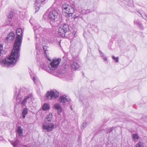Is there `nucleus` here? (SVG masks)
Here are the masks:
<instances>
[{"label": "nucleus", "instance_id": "72a5a7b5", "mask_svg": "<svg viewBox=\"0 0 147 147\" xmlns=\"http://www.w3.org/2000/svg\"><path fill=\"white\" fill-rule=\"evenodd\" d=\"M40 27H41L39 25H36V26H34V32H35V29H36V30L37 29H38V28H40Z\"/></svg>", "mask_w": 147, "mask_h": 147}, {"label": "nucleus", "instance_id": "7ed1b4c3", "mask_svg": "<svg viewBox=\"0 0 147 147\" xmlns=\"http://www.w3.org/2000/svg\"><path fill=\"white\" fill-rule=\"evenodd\" d=\"M61 61V59L60 58L53 59L47 68L48 71L49 72V70L53 71L56 69L58 66Z\"/></svg>", "mask_w": 147, "mask_h": 147}, {"label": "nucleus", "instance_id": "ddd939ff", "mask_svg": "<svg viewBox=\"0 0 147 147\" xmlns=\"http://www.w3.org/2000/svg\"><path fill=\"white\" fill-rule=\"evenodd\" d=\"M31 98V95H28L26 97H24V98L23 100L20 102L21 105L23 106L25 105L26 103L29 102Z\"/></svg>", "mask_w": 147, "mask_h": 147}, {"label": "nucleus", "instance_id": "dca6fc26", "mask_svg": "<svg viewBox=\"0 0 147 147\" xmlns=\"http://www.w3.org/2000/svg\"><path fill=\"white\" fill-rule=\"evenodd\" d=\"M54 108L57 111L58 113L62 112V108L60 105L58 103H56L53 106Z\"/></svg>", "mask_w": 147, "mask_h": 147}, {"label": "nucleus", "instance_id": "473e14b6", "mask_svg": "<svg viewBox=\"0 0 147 147\" xmlns=\"http://www.w3.org/2000/svg\"><path fill=\"white\" fill-rule=\"evenodd\" d=\"M47 47L46 46H43V49L44 50V53L46 55H47V53H46V51H47Z\"/></svg>", "mask_w": 147, "mask_h": 147}, {"label": "nucleus", "instance_id": "bb28decb", "mask_svg": "<svg viewBox=\"0 0 147 147\" xmlns=\"http://www.w3.org/2000/svg\"><path fill=\"white\" fill-rule=\"evenodd\" d=\"M128 5L131 7H134L133 1L132 0H129L128 2H127Z\"/></svg>", "mask_w": 147, "mask_h": 147}, {"label": "nucleus", "instance_id": "79ce46f5", "mask_svg": "<svg viewBox=\"0 0 147 147\" xmlns=\"http://www.w3.org/2000/svg\"><path fill=\"white\" fill-rule=\"evenodd\" d=\"M71 109L72 110V107L71 106V107H70Z\"/></svg>", "mask_w": 147, "mask_h": 147}, {"label": "nucleus", "instance_id": "c9c22d12", "mask_svg": "<svg viewBox=\"0 0 147 147\" xmlns=\"http://www.w3.org/2000/svg\"><path fill=\"white\" fill-rule=\"evenodd\" d=\"M92 11V10L90 9H86V14H88L90 13Z\"/></svg>", "mask_w": 147, "mask_h": 147}, {"label": "nucleus", "instance_id": "a19ab883", "mask_svg": "<svg viewBox=\"0 0 147 147\" xmlns=\"http://www.w3.org/2000/svg\"><path fill=\"white\" fill-rule=\"evenodd\" d=\"M40 0L41 1H42L43 3L44 1H45V0Z\"/></svg>", "mask_w": 147, "mask_h": 147}, {"label": "nucleus", "instance_id": "5701e85b", "mask_svg": "<svg viewBox=\"0 0 147 147\" xmlns=\"http://www.w3.org/2000/svg\"><path fill=\"white\" fill-rule=\"evenodd\" d=\"M69 5L65 3L62 5V8L63 12L65 11V10H67L68 9V7Z\"/></svg>", "mask_w": 147, "mask_h": 147}, {"label": "nucleus", "instance_id": "6e6552de", "mask_svg": "<svg viewBox=\"0 0 147 147\" xmlns=\"http://www.w3.org/2000/svg\"><path fill=\"white\" fill-rule=\"evenodd\" d=\"M56 127L53 123H48V124L45 123L43 124V129L46 130L45 131H51Z\"/></svg>", "mask_w": 147, "mask_h": 147}, {"label": "nucleus", "instance_id": "1a4fd4ad", "mask_svg": "<svg viewBox=\"0 0 147 147\" xmlns=\"http://www.w3.org/2000/svg\"><path fill=\"white\" fill-rule=\"evenodd\" d=\"M74 12V8L70 5H69L68 9L64 12L65 13V15L67 17L71 16Z\"/></svg>", "mask_w": 147, "mask_h": 147}, {"label": "nucleus", "instance_id": "f257e3e1", "mask_svg": "<svg viewBox=\"0 0 147 147\" xmlns=\"http://www.w3.org/2000/svg\"><path fill=\"white\" fill-rule=\"evenodd\" d=\"M16 32L17 37L11 55L9 57L2 60L4 54L2 46L0 44V64L3 67H9L14 65L19 57L23 32L21 29L18 28L17 29Z\"/></svg>", "mask_w": 147, "mask_h": 147}, {"label": "nucleus", "instance_id": "c85d7f7f", "mask_svg": "<svg viewBox=\"0 0 147 147\" xmlns=\"http://www.w3.org/2000/svg\"><path fill=\"white\" fill-rule=\"evenodd\" d=\"M112 58L116 62H118L119 61V58L118 57H115V56L114 55L112 56Z\"/></svg>", "mask_w": 147, "mask_h": 147}, {"label": "nucleus", "instance_id": "6ab92c4d", "mask_svg": "<svg viewBox=\"0 0 147 147\" xmlns=\"http://www.w3.org/2000/svg\"><path fill=\"white\" fill-rule=\"evenodd\" d=\"M13 16V13L11 12L10 13H9V15L8 16L7 18H8V21H9V23H7V24L9 25L10 24V22L11 21Z\"/></svg>", "mask_w": 147, "mask_h": 147}, {"label": "nucleus", "instance_id": "f704fd0d", "mask_svg": "<svg viewBox=\"0 0 147 147\" xmlns=\"http://www.w3.org/2000/svg\"><path fill=\"white\" fill-rule=\"evenodd\" d=\"M138 12L141 15V16L142 17H143L146 20H147V16L144 15H142V14L138 11Z\"/></svg>", "mask_w": 147, "mask_h": 147}, {"label": "nucleus", "instance_id": "f8f14e48", "mask_svg": "<svg viewBox=\"0 0 147 147\" xmlns=\"http://www.w3.org/2000/svg\"><path fill=\"white\" fill-rule=\"evenodd\" d=\"M71 69L72 70H76L79 67L80 65L77 63L73 61L70 62Z\"/></svg>", "mask_w": 147, "mask_h": 147}, {"label": "nucleus", "instance_id": "412c9836", "mask_svg": "<svg viewBox=\"0 0 147 147\" xmlns=\"http://www.w3.org/2000/svg\"><path fill=\"white\" fill-rule=\"evenodd\" d=\"M132 137L133 140L135 142H137L139 138L138 135L136 134H133Z\"/></svg>", "mask_w": 147, "mask_h": 147}, {"label": "nucleus", "instance_id": "c756f323", "mask_svg": "<svg viewBox=\"0 0 147 147\" xmlns=\"http://www.w3.org/2000/svg\"><path fill=\"white\" fill-rule=\"evenodd\" d=\"M18 140H17L13 143H12V144L13 145L14 147H16L18 146Z\"/></svg>", "mask_w": 147, "mask_h": 147}, {"label": "nucleus", "instance_id": "f3484780", "mask_svg": "<svg viewBox=\"0 0 147 147\" xmlns=\"http://www.w3.org/2000/svg\"><path fill=\"white\" fill-rule=\"evenodd\" d=\"M42 109L44 111L50 109L49 105L47 103L44 104L42 107Z\"/></svg>", "mask_w": 147, "mask_h": 147}, {"label": "nucleus", "instance_id": "9d476101", "mask_svg": "<svg viewBox=\"0 0 147 147\" xmlns=\"http://www.w3.org/2000/svg\"><path fill=\"white\" fill-rule=\"evenodd\" d=\"M59 100L61 103L63 105H65L68 104L70 100L67 98L65 95H63L60 97Z\"/></svg>", "mask_w": 147, "mask_h": 147}, {"label": "nucleus", "instance_id": "b1692460", "mask_svg": "<svg viewBox=\"0 0 147 147\" xmlns=\"http://www.w3.org/2000/svg\"><path fill=\"white\" fill-rule=\"evenodd\" d=\"M42 3L40 0H36L34 4V7L39 6Z\"/></svg>", "mask_w": 147, "mask_h": 147}, {"label": "nucleus", "instance_id": "0eeeda50", "mask_svg": "<svg viewBox=\"0 0 147 147\" xmlns=\"http://www.w3.org/2000/svg\"><path fill=\"white\" fill-rule=\"evenodd\" d=\"M45 29L42 28L40 27L38 29H35V39L36 40V44H39L40 42V37L41 36V34L45 32Z\"/></svg>", "mask_w": 147, "mask_h": 147}, {"label": "nucleus", "instance_id": "58836bf2", "mask_svg": "<svg viewBox=\"0 0 147 147\" xmlns=\"http://www.w3.org/2000/svg\"><path fill=\"white\" fill-rule=\"evenodd\" d=\"M37 7H36L35 8V10H36V12L38 11L40 9L39 6H37Z\"/></svg>", "mask_w": 147, "mask_h": 147}, {"label": "nucleus", "instance_id": "2f4dec72", "mask_svg": "<svg viewBox=\"0 0 147 147\" xmlns=\"http://www.w3.org/2000/svg\"><path fill=\"white\" fill-rule=\"evenodd\" d=\"M42 64H40V67L42 68L45 69V68L46 67V65L45 63H44L43 62H41Z\"/></svg>", "mask_w": 147, "mask_h": 147}, {"label": "nucleus", "instance_id": "aec40b11", "mask_svg": "<svg viewBox=\"0 0 147 147\" xmlns=\"http://www.w3.org/2000/svg\"><path fill=\"white\" fill-rule=\"evenodd\" d=\"M17 132L20 136H21L22 135L23 129L21 128V126L18 127L17 129Z\"/></svg>", "mask_w": 147, "mask_h": 147}, {"label": "nucleus", "instance_id": "4c0bfd02", "mask_svg": "<svg viewBox=\"0 0 147 147\" xmlns=\"http://www.w3.org/2000/svg\"><path fill=\"white\" fill-rule=\"evenodd\" d=\"M134 23L136 24H139L138 20H135L134 21Z\"/></svg>", "mask_w": 147, "mask_h": 147}, {"label": "nucleus", "instance_id": "423d86ee", "mask_svg": "<svg viewBox=\"0 0 147 147\" xmlns=\"http://www.w3.org/2000/svg\"><path fill=\"white\" fill-rule=\"evenodd\" d=\"M58 11L54 10L50 11L48 15V19L51 22H53L56 20L59 16Z\"/></svg>", "mask_w": 147, "mask_h": 147}, {"label": "nucleus", "instance_id": "a211bd4d", "mask_svg": "<svg viewBox=\"0 0 147 147\" xmlns=\"http://www.w3.org/2000/svg\"><path fill=\"white\" fill-rule=\"evenodd\" d=\"M28 109L27 108H24L22 112V118L24 119L26 117V115L28 113Z\"/></svg>", "mask_w": 147, "mask_h": 147}, {"label": "nucleus", "instance_id": "e433bc0d", "mask_svg": "<svg viewBox=\"0 0 147 147\" xmlns=\"http://www.w3.org/2000/svg\"><path fill=\"white\" fill-rule=\"evenodd\" d=\"M81 13L82 14H86V9H83L81 10Z\"/></svg>", "mask_w": 147, "mask_h": 147}, {"label": "nucleus", "instance_id": "39448f33", "mask_svg": "<svg viewBox=\"0 0 147 147\" xmlns=\"http://www.w3.org/2000/svg\"><path fill=\"white\" fill-rule=\"evenodd\" d=\"M59 92L55 90H51L47 92L45 96L48 99H54L59 96Z\"/></svg>", "mask_w": 147, "mask_h": 147}, {"label": "nucleus", "instance_id": "20e7f679", "mask_svg": "<svg viewBox=\"0 0 147 147\" xmlns=\"http://www.w3.org/2000/svg\"><path fill=\"white\" fill-rule=\"evenodd\" d=\"M26 89L23 88L20 89L19 92L15 93L14 99L16 100L18 104L20 103L21 100L23 98V94L25 93Z\"/></svg>", "mask_w": 147, "mask_h": 147}, {"label": "nucleus", "instance_id": "4468645a", "mask_svg": "<svg viewBox=\"0 0 147 147\" xmlns=\"http://www.w3.org/2000/svg\"><path fill=\"white\" fill-rule=\"evenodd\" d=\"M52 118V114L51 113H50L49 115H47L45 119V123L48 124L51 121Z\"/></svg>", "mask_w": 147, "mask_h": 147}, {"label": "nucleus", "instance_id": "a878e982", "mask_svg": "<svg viewBox=\"0 0 147 147\" xmlns=\"http://www.w3.org/2000/svg\"><path fill=\"white\" fill-rule=\"evenodd\" d=\"M114 129V127H111V128H108L106 129V131L107 133H110V132L112 131Z\"/></svg>", "mask_w": 147, "mask_h": 147}, {"label": "nucleus", "instance_id": "37998d69", "mask_svg": "<svg viewBox=\"0 0 147 147\" xmlns=\"http://www.w3.org/2000/svg\"><path fill=\"white\" fill-rule=\"evenodd\" d=\"M45 14L44 15H43V16H44V17H45Z\"/></svg>", "mask_w": 147, "mask_h": 147}, {"label": "nucleus", "instance_id": "ea45409f", "mask_svg": "<svg viewBox=\"0 0 147 147\" xmlns=\"http://www.w3.org/2000/svg\"><path fill=\"white\" fill-rule=\"evenodd\" d=\"M7 23H9V21H8V18H7V19L6 21V24L7 25H8V24H7ZM11 25V22H10V24H9V25Z\"/></svg>", "mask_w": 147, "mask_h": 147}, {"label": "nucleus", "instance_id": "cd10ccee", "mask_svg": "<svg viewBox=\"0 0 147 147\" xmlns=\"http://www.w3.org/2000/svg\"><path fill=\"white\" fill-rule=\"evenodd\" d=\"M86 125L87 123L86 122L83 123L81 126V128L82 129H84L86 127Z\"/></svg>", "mask_w": 147, "mask_h": 147}, {"label": "nucleus", "instance_id": "c03bdc74", "mask_svg": "<svg viewBox=\"0 0 147 147\" xmlns=\"http://www.w3.org/2000/svg\"><path fill=\"white\" fill-rule=\"evenodd\" d=\"M48 60H50L49 59V58H48Z\"/></svg>", "mask_w": 147, "mask_h": 147}, {"label": "nucleus", "instance_id": "2eb2a0df", "mask_svg": "<svg viewBox=\"0 0 147 147\" xmlns=\"http://www.w3.org/2000/svg\"><path fill=\"white\" fill-rule=\"evenodd\" d=\"M99 52L100 55V56L102 59L104 60V62L106 63L108 62V59L107 57L105 56V54L101 51L99 50Z\"/></svg>", "mask_w": 147, "mask_h": 147}, {"label": "nucleus", "instance_id": "393cba45", "mask_svg": "<svg viewBox=\"0 0 147 147\" xmlns=\"http://www.w3.org/2000/svg\"><path fill=\"white\" fill-rule=\"evenodd\" d=\"M135 147H144V144L141 142H139L136 145Z\"/></svg>", "mask_w": 147, "mask_h": 147}, {"label": "nucleus", "instance_id": "9b49d317", "mask_svg": "<svg viewBox=\"0 0 147 147\" xmlns=\"http://www.w3.org/2000/svg\"><path fill=\"white\" fill-rule=\"evenodd\" d=\"M15 38V34L13 32H10L7 35L6 40L8 43H10L12 42L14 40Z\"/></svg>", "mask_w": 147, "mask_h": 147}, {"label": "nucleus", "instance_id": "4be33fe9", "mask_svg": "<svg viewBox=\"0 0 147 147\" xmlns=\"http://www.w3.org/2000/svg\"><path fill=\"white\" fill-rule=\"evenodd\" d=\"M69 5L65 3L62 5V8L63 12L65 11V10H67L68 9V7Z\"/></svg>", "mask_w": 147, "mask_h": 147}, {"label": "nucleus", "instance_id": "7c9ffc66", "mask_svg": "<svg viewBox=\"0 0 147 147\" xmlns=\"http://www.w3.org/2000/svg\"><path fill=\"white\" fill-rule=\"evenodd\" d=\"M32 79L33 80V81L34 83L35 84H36L37 83V81H38V80L37 78V77L36 76H34L33 77Z\"/></svg>", "mask_w": 147, "mask_h": 147}, {"label": "nucleus", "instance_id": "f03ea898", "mask_svg": "<svg viewBox=\"0 0 147 147\" xmlns=\"http://www.w3.org/2000/svg\"><path fill=\"white\" fill-rule=\"evenodd\" d=\"M69 30V27L68 25L63 23H61L58 29L59 34L62 37L65 36V34Z\"/></svg>", "mask_w": 147, "mask_h": 147}]
</instances>
